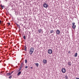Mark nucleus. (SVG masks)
I'll use <instances>...</instances> for the list:
<instances>
[{
  "label": "nucleus",
  "mask_w": 79,
  "mask_h": 79,
  "mask_svg": "<svg viewBox=\"0 0 79 79\" xmlns=\"http://www.w3.org/2000/svg\"><path fill=\"white\" fill-rule=\"evenodd\" d=\"M3 25H4V26H5V24H3Z\"/></svg>",
  "instance_id": "41"
},
{
  "label": "nucleus",
  "mask_w": 79,
  "mask_h": 79,
  "mask_svg": "<svg viewBox=\"0 0 79 79\" xmlns=\"http://www.w3.org/2000/svg\"><path fill=\"white\" fill-rule=\"evenodd\" d=\"M43 6L44 8H47V7H48V3H47V4L46 3H44L43 4Z\"/></svg>",
  "instance_id": "1"
},
{
  "label": "nucleus",
  "mask_w": 79,
  "mask_h": 79,
  "mask_svg": "<svg viewBox=\"0 0 79 79\" xmlns=\"http://www.w3.org/2000/svg\"><path fill=\"white\" fill-rule=\"evenodd\" d=\"M14 51H15V49H13Z\"/></svg>",
  "instance_id": "40"
},
{
  "label": "nucleus",
  "mask_w": 79,
  "mask_h": 79,
  "mask_svg": "<svg viewBox=\"0 0 79 79\" xmlns=\"http://www.w3.org/2000/svg\"><path fill=\"white\" fill-rule=\"evenodd\" d=\"M72 25L73 26H74V25H75V23L74 22H73L72 23Z\"/></svg>",
  "instance_id": "24"
},
{
  "label": "nucleus",
  "mask_w": 79,
  "mask_h": 79,
  "mask_svg": "<svg viewBox=\"0 0 79 79\" xmlns=\"http://www.w3.org/2000/svg\"><path fill=\"white\" fill-rule=\"evenodd\" d=\"M21 73H22V71H20V72H19L18 74H17V76H20L21 74Z\"/></svg>",
  "instance_id": "7"
},
{
  "label": "nucleus",
  "mask_w": 79,
  "mask_h": 79,
  "mask_svg": "<svg viewBox=\"0 0 79 79\" xmlns=\"http://www.w3.org/2000/svg\"><path fill=\"white\" fill-rule=\"evenodd\" d=\"M77 53L76 52L75 54L74 55L75 57H77Z\"/></svg>",
  "instance_id": "17"
},
{
  "label": "nucleus",
  "mask_w": 79,
  "mask_h": 79,
  "mask_svg": "<svg viewBox=\"0 0 79 79\" xmlns=\"http://www.w3.org/2000/svg\"><path fill=\"white\" fill-rule=\"evenodd\" d=\"M30 68H31V69H32V67H30Z\"/></svg>",
  "instance_id": "33"
},
{
  "label": "nucleus",
  "mask_w": 79,
  "mask_h": 79,
  "mask_svg": "<svg viewBox=\"0 0 79 79\" xmlns=\"http://www.w3.org/2000/svg\"><path fill=\"white\" fill-rule=\"evenodd\" d=\"M68 65H69V66H70L71 65V62L69 61V62H68Z\"/></svg>",
  "instance_id": "8"
},
{
  "label": "nucleus",
  "mask_w": 79,
  "mask_h": 79,
  "mask_svg": "<svg viewBox=\"0 0 79 79\" xmlns=\"http://www.w3.org/2000/svg\"><path fill=\"white\" fill-rule=\"evenodd\" d=\"M8 26H10V23H8Z\"/></svg>",
  "instance_id": "27"
},
{
  "label": "nucleus",
  "mask_w": 79,
  "mask_h": 79,
  "mask_svg": "<svg viewBox=\"0 0 79 79\" xmlns=\"http://www.w3.org/2000/svg\"><path fill=\"white\" fill-rule=\"evenodd\" d=\"M2 9H3V6H2V5H0Z\"/></svg>",
  "instance_id": "19"
},
{
  "label": "nucleus",
  "mask_w": 79,
  "mask_h": 79,
  "mask_svg": "<svg viewBox=\"0 0 79 79\" xmlns=\"http://www.w3.org/2000/svg\"><path fill=\"white\" fill-rule=\"evenodd\" d=\"M65 78L66 79H68L69 78L67 76V75L65 76Z\"/></svg>",
  "instance_id": "15"
},
{
  "label": "nucleus",
  "mask_w": 79,
  "mask_h": 79,
  "mask_svg": "<svg viewBox=\"0 0 79 79\" xmlns=\"http://www.w3.org/2000/svg\"><path fill=\"white\" fill-rule=\"evenodd\" d=\"M3 23V21H1V24H2Z\"/></svg>",
  "instance_id": "26"
},
{
  "label": "nucleus",
  "mask_w": 79,
  "mask_h": 79,
  "mask_svg": "<svg viewBox=\"0 0 79 79\" xmlns=\"http://www.w3.org/2000/svg\"><path fill=\"white\" fill-rule=\"evenodd\" d=\"M19 64H18L19 66Z\"/></svg>",
  "instance_id": "37"
},
{
  "label": "nucleus",
  "mask_w": 79,
  "mask_h": 79,
  "mask_svg": "<svg viewBox=\"0 0 79 79\" xmlns=\"http://www.w3.org/2000/svg\"><path fill=\"white\" fill-rule=\"evenodd\" d=\"M34 48H31L30 49V51H32V52H34Z\"/></svg>",
  "instance_id": "9"
},
{
  "label": "nucleus",
  "mask_w": 79,
  "mask_h": 79,
  "mask_svg": "<svg viewBox=\"0 0 79 79\" xmlns=\"http://www.w3.org/2000/svg\"><path fill=\"white\" fill-rule=\"evenodd\" d=\"M25 63H27V60H25Z\"/></svg>",
  "instance_id": "20"
},
{
  "label": "nucleus",
  "mask_w": 79,
  "mask_h": 79,
  "mask_svg": "<svg viewBox=\"0 0 79 79\" xmlns=\"http://www.w3.org/2000/svg\"><path fill=\"white\" fill-rule=\"evenodd\" d=\"M79 78H77V77L75 79H79Z\"/></svg>",
  "instance_id": "34"
},
{
  "label": "nucleus",
  "mask_w": 79,
  "mask_h": 79,
  "mask_svg": "<svg viewBox=\"0 0 79 79\" xmlns=\"http://www.w3.org/2000/svg\"><path fill=\"white\" fill-rule=\"evenodd\" d=\"M56 34L57 35H60V31L59 30H57L56 31Z\"/></svg>",
  "instance_id": "3"
},
{
  "label": "nucleus",
  "mask_w": 79,
  "mask_h": 79,
  "mask_svg": "<svg viewBox=\"0 0 79 79\" xmlns=\"http://www.w3.org/2000/svg\"><path fill=\"white\" fill-rule=\"evenodd\" d=\"M22 60H23V59H22Z\"/></svg>",
  "instance_id": "38"
},
{
  "label": "nucleus",
  "mask_w": 79,
  "mask_h": 79,
  "mask_svg": "<svg viewBox=\"0 0 79 79\" xmlns=\"http://www.w3.org/2000/svg\"><path fill=\"white\" fill-rule=\"evenodd\" d=\"M43 63L44 64H46L47 63V60L45 59L43 60Z\"/></svg>",
  "instance_id": "5"
},
{
  "label": "nucleus",
  "mask_w": 79,
  "mask_h": 79,
  "mask_svg": "<svg viewBox=\"0 0 79 79\" xmlns=\"http://www.w3.org/2000/svg\"><path fill=\"white\" fill-rule=\"evenodd\" d=\"M17 26L19 28V29H20V26L19 25H17Z\"/></svg>",
  "instance_id": "21"
},
{
  "label": "nucleus",
  "mask_w": 79,
  "mask_h": 79,
  "mask_svg": "<svg viewBox=\"0 0 79 79\" xmlns=\"http://www.w3.org/2000/svg\"><path fill=\"white\" fill-rule=\"evenodd\" d=\"M54 32V31L53 30H51L50 31V34H52V33H53Z\"/></svg>",
  "instance_id": "11"
},
{
  "label": "nucleus",
  "mask_w": 79,
  "mask_h": 79,
  "mask_svg": "<svg viewBox=\"0 0 79 79\" xmlns=\"http://www.w3.org/2000/svg\"><path fill=\"white\" fill-rule=\"evenodd\" d=\"M16 68H18V66H16Z\"/></svg>",
  "instance_id": "36"
},
{
  "label": "nucleus",
  "mask_w": 79,
  "mask_h": 79,
  "mask_svg": "<svg viewBox=\"0 0 79 79\" xmlns=\"http://www.w3.org/2000/svg\"><path fill=\"white\" fill-rule=\"evenodd\" d=\"M33 52V51H30L29 52V53H30V55H32V53H33V52Z\"/></svg>",
  "instance_id": "10"
},
{
  "label": "nucleus",
  "mask_w": 79,
  "mask_h": 79,
  "mask_svg": "<svg viewBox=\"0 0 79 79\" xmlns=\"http://www.w3.org/2000/svg\"><path fill=\"white\" fill-rule=\"evenodd\" d=\"M68 53L70 54V53H71V52H70V51H69L68 52Z\"/></svg>",
  "instance_id": "29"
},
{
  "label": "nucleus",
  "mask_w": 79,
  "mask_h": 79,
  "mask_svg": "<svg viewBox=\"0 0 79 79\" xmlns=\"http://www.w3.org/2000/svg\"><path fill=\"white\" fill-rule=\"evenodd\" d=\"M76 25L72 26V27L73 28V29H75L76 28Z\"/></svg>",
  "instance_id": "16"
},
{
  "label": "nucleus",
  "mask_w": 79,
  "mask_h": 79,
  "mask_svg": "<svg viewBox=\"0 0 79 79\" xmlns=\"http://www.w3.org/2000/svg\"><path fill=\"white\" fill-rule=\"evenodd\" d=\"M29 37H30V36H28V37L29 38Z\"/></svg>",
  "instance_id": "39"
},
{
  "label": "nucleus",
  "mask_w": 79,
  "mask_h": 79,
  "mask_svg": "<svg viewBox=\"0 0 79 79\" xmlns=\"http://www.w3.org/2000/svg\"><path fill=\"white\" fill-rule=\"evenodd\" d=\"M2 23V21L0 20V24H1V23Z\"/></svg>",
  "instance_id": "32"
},
{
  "label": "nucleus",
  "mask_w": 79,
  "mask_h": 79,
  "mask_svg": "<svg viewBox=\"0 0 79 79\" xmlns=\"http://www.w3.org/2000/svg\"><path fill=\"white\" fill-rule=\"evenodd\" d=\"M7 76H10V75H11V74L10 73H7L6 74Z\"/></svg>",
  "instance_id": "18"
},
{
  "label": "nucleus",
  "mask_w": 79,
  "mask_h": 79,
  "mask_svg": "<svg viewBox=\"0 0 79 79\" xmlns=\"http://www.w3.org/2000/svg\"><path fill=\"white\" fill-rule=\"evenodd\" d=\"M62 72L63 73H66V69H65L63 68L61 69Z\"/></svg>",
  "instance_id": "4"
},
{
  "label": "nucleus",
  "mask_w": 79,
  "mask_h": 79,
  "mask_svg": "<svg viewBox=\"0 0 79 79\" xmlns=\"http://www.w3.org/2000/svg\"><path fill=\"white\" fill-rule=\"evenodd\" d=\"M21 69H20L19 68V70H18V72H20V71H21L20 70H21Z\"/></svg>",
  "instance_id": "25"
},
{
  "label": "nucleus",
  "mask_w": 79,
  "mask_h": 79,
  "mask_svg": "<svg viewBox=\"0 0 79 79\" xmlns=\"http://www.w3.org/2000/svg\"><path fill=\"white\" fill-rule=\"evenodd\" d=\"M21 61H20V62Z\"/></svg>",
  "instance_id": "42"
},
{
  "label": "nucleus",
  "mask_w": 79,
  "mask_h": 79,
  "mask_svg": "<svg viewBox=\"0 0 79 79\" xmlns=\"http://www.w3.org/2000/svg\"><path fill=\"white\" fill-rule=\"evenodd\" d=\"M25 68L26 69H27V66H25Z\"/></svg>",
  "instance_id": "30"
},
{
  "label": "nucleus",
  "mask_w": 79,
  "mask_h": 79,
  "mask_svg": "<svg viewBox=\"0 0 79 79\" xmlns=\"http://www.w3.org/2000/svg\"><path fill=\"white\" fill-rule=\"evenodd\" d=\"M35 64L37 67H38L39 66V63H35Z\"/></svg>",
  "instance_id": "14"
},
{
  "label": "nucleus",
  "mask_w": 79,
  "mask_h": 79,
  "mask_svg": "<svg viewBox=\"0 0 79 79\" xmlns=\"http://www.w3.org/2000/svg\"><path fill=\"white\" fill-rule=\"evenodd\" d=\"M12 77V76H10L9 77V79H11Z\"/></svg>",
  "instance_id": "23"
},
{
  "label": "nucleus",
  "mask_w": 79,
  "mask_h": 79,
  "mask_svg": "<svg viewBox=\"0 0 79 79\" xmlns=\"http://www.w3.org/2000/svg\"><path fill=\"white\" fill-rule=\"evenodd\" d=\"M23 39L25 40H26V36H24L23 37Z\"/></svg>",
  "instance_id": "22"
},
{
  "label": "nucleus",
  "mask_w": 79,
  "mask_h": 79,
  "mask_svg": "<svg viewBox=\"0 0 79 79\" xmlns=\"http://www.w3.org/2000/svg\"><path fill=\"white\" fill-rule=\"evenodd\" d=\"M24 63V61H23V62L22 63H23H23Z\"/></svg>",
  "instance_id": "35"
},
{
  "label": "nucleus",
  "mask_w": 79,
  "mask_h": 79,
  "mask_svg": "<svg viewBox=\"0 0 79 79\" xmlns=\"http://www.w3.org/2000/svg\"><path fill=\"white\" fill-rule=\"evenodd\" d=\"M52 52H53V51H52V49H49L48 50V53L49 54H52Z\"/></svg>",
  "instance_id": "2"
},
{
  "label": "nucleus",
  "mask_w": 79,
  "mask_h": 79,
  "mask_svg": "<svg viewBox=\"0 0 79 79\" xmlns=\"http://www.w3.org/2000/svg\"><path fill=\"white\" fill-rule=\"evenodd\" d=\"M23 66V63H21V64L20 65V67L19 68V69H21Z\"/></svg>",
  "instance_id": "6"
},
{
  "label": "nucleus",
  "mask_w": 79,
  "mask_h": 79,
  "mask_svg": "<svg viewBox=\"0 0 79 79\" xmlns=\"http://www.w3.org/2000/svg\"><path fill=\"white\" fill-rule=\"evenodd\" d=\"M42 30L41 29L39 30H38V32H39V33H41V32H42Z\"/></svg>",
  "instance_id": "12"
},
{
  "label": "nucleus",
  "mask_w": 79,
  "mask_h": 79,
  "mask_svg": "<svg viewBox=\"0 0 79 79\" xmlns=\"http://www.w3.org/2000/svg\"><path fill=\"white\" fill-rule=\"evenodd\" d=\"M13 72H14V71L11 72V73H10V74H12L13 73Z\"/></svg>",
  "instance_id": "28"
},
{
  "label": "nucleus",
  "mask_w": 79,
  "mask_h": 79,
  "mask_svg": "<svg viewBox=\"0 0 79 79\" xmlns=\"http://www.w3.org/2000/svg\"><path fill=\"white\" fill-rule=\"evenodd\" d=\"M24 50L25 51H26V50H27V47H26V46H25L24 47Z\"/></svg>",
  "instance_id": "13"
},
{
  "label": "nucleus",
  "mask_w": 79,
  "mask_h": 79,
  "mask_svg": "<svg viewBox=\"0 0 79 79\" xmlns=\"http://www.w3.org/2000/svg\"><path fill=\"white\" fill-rule=\"evenodd\" d=\"M15 24H16V25H17V26H18V24L17 23H15Z\"/></svg>",
  "instance_id": "31"
}]
</instances>
